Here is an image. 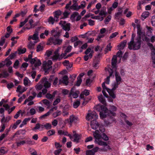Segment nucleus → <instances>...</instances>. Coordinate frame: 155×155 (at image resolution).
<instances>
[{
	"mask_svg": "<svg viewBox=\"0 0 155 155\" xmlns=\"http://www.w3.org/2000/svg\"><path fill=\"white\" fill-rule=\"evenodd\" d=\"M93 135L95 138V142L98 145L105 147L107 146L106 142L101 140L103 139L104 140H108V138L107 136L104 133L101 134L98 130H95L93 132Z\"/></svg>",
	"mask_w": 155,
	"mask_h": 155,
	"instance_id": "1",
	"label": "nucleus"
},
{
	"mask_svg": "<svg viewBox=\"0 0 155 155\" xmlns=\"http://www.w3.org/2000/svg\"><path fill=\"white\" fill-rule=\"evenodd\" d=\"M141 44V40L140 38H137L135 42L132 40L128 44V48L130 50H138L140 48Z\"/></svg>",
	"mask_w": 155,
	"mask_h": 155,
	"instance_id": "2",
	"label": "nucleus"
},
{
	"mask_svg": "<svg viewBox=\"0 0 155 155\" xmlns=\"http://www.w3.org/2000/svg\"><path fill=\"white\" fill-rule=\"evenodd\" d=\"M96 108L98 111H100V115L101 119L106 117L108 115V111L106 107L104 105H97L96 106Z\"/></svg>",
	"mask_w": 155,
	"mask_h": 155,
	"instance_id": "3",
	"label": "nucleus"
},
{
	"mask_svg": "<svg viewBox=\"0 0 155 155\" xmlns=\"http://www.w3.org/2000/svg\"><path fill=\"white\" fill-rule=\"evenodd\" d=\"M47 79L46 78H42L41 80V82L43 84L44 87H45L42 90V93L43 94H45L47 92V88L51 86V84L48 82Z\"/></svg>",
	"mask_w": 155,
	"mask_h": 155,
	"instance_id": "4",
	"label": "nucleus"
},
{
	"mask_svg": "<svg viewBox=\"0 0 155 155\" xmlns=\"http://www.w3.org/2000/svg\"><path fill=\"white\" fill-rule=\"evenodd\" d=\"M52 62L50 60H48V61H44L42 64V68L44 71L47 72L48 70L52 68L51 65Z\"/></svg>",
	"mask_w": 155,
	"mask_h": 155,
	"instance_id": "5",
	"label": "nucleus"
},
{
	"mask_svg": "<svg viewBox=\"0 0 155 155\" xmlns=\"http://www.w3.org/2000/svg\"><path fill=\"white\" fill-rule=\"evenodd\" d=\"M109 72V76L107 77L105 81L102 84V86L103 89H108L105 85V84H109L110 78V77L112 76V74L113 72V71L112 69L110 68L108 70Z\"/></svg>",
	"mask_w": 155,
	"mask_h": 155,
	"instance_id": "6",
	"label": "nucleus"
},
{
	"mask_svg": "<svg viewBox=\"0 0 155 155\" xmlns=\"http://www.w3.org/2000/svg\"><path fill=\"white\" fill-rule=\"evenodd\" d=\"M98 115L96 112L94 111H93L88 113L86 117V118L87 120H89L92 119H93L94 120H96L98 118Z\"/></svg>",
	"mask_w": 155,
	"mask_h": 155,
	"instance_id": "7",
	"label": "nucleus"
},
{
	"mask_svg": "<svg viewBox=\"0 0 155 155\" xmlns=\"http://www.w3.org/2000/svg\"><path fill=\"white\" fill-rule=\"evenodd\" d=\"M66 22L65 21H61L59 24L61 25L62 28L66 31H69L70 29V23H66Z\"/></svg>",
	"mask_w": 155,
	"mask_h": 155,
	"instance_id": "8",
	"label": "nucleus"
},
{
	"mask_svg": "<svg viewBox=\"0 0 155 155\" xmlns=\"http://www.w3.org/2000/svg\"><path fill=\"white\" fill-rule=\"evenodd\" d=\"M79 120L78 118L77 117L75 116L74 115L70 116L69 119L67 120L69 124L71 126L72 125L73 123H76Z\"/></svg>",
	"mask_w": 155,
	"mask_h": 155,
	"instance_id": "9",
	"label": "nucleus"
},
{
	"mask_svg": "<svg viewBox=\"0 0 155 155\" xmlns=\"http://www.w3.org/2000/svg\"><path fill=\"white\" fill-rule=\"evenodd\" d=\"M30 62L32 64H34V66L35 67L39 66L41 64L40 61L36 57L31 59L30 60Z\"/></svg>",
	"mask_w": 155,
	"mask_h": 155,
	"instance_id": "10",
	"label": "nucleus"
},
{
	"mask_svg": "<svg viewBox=\"0 0 155 155\" xmlns=\"http://www.w3.org/2000/svg\"><path fill=\"white\" fill-rule=\"evenodd\" d=\"M61 49V47H58L54 51V54L52 58L53 60H57L58 59L59 60V57L60 55L59 53V52Z\"/></svg>",
	"mask_w": 155,
	"mask_h": 155,
	"instance_id": "11",
	"label": "nucleus"
},
{
	"mask_svg": "<svg viewBox=\"0 0 155 155\" xmlns=\"http://www.w3.org/2000/svg\"><path fill=\"white\" fill-rule=\"evenodd\" d=\"M117 56L116 55L113 56L111 60V65L112 68H115V71H116V64L117 62Z\"/></svg>",
	"mask_w": 155,
	"mask_h": 155,
	"instance_id": "12",
	"label": "nucleus"
},
{
	"mask_svg": "<svg viewBox=\"0 0 155 155\" xmlns=\"http://www.w3.org/2000/svg\"><path fill=\"white\" fill-rule=\"evenodd\" d=\"M110 110L108 111V115L110 116H114L115 115V113L114 112L116 111L117 108L116 107L113 105H110Z\"/></svg>",
	"mask_w": 155,
	"mask_h": 155,
	"instance_id": "13",
	"label": "nucleus"
},
{
	"mask_svg": "<svg viewBox=\"0 0 155 155\" xmlns=\"http://www.w3.org/2000/svg\"><path fill=\"white\" fill-rule=\"evenodd\" d=\"M137 34L139 37L138 38H140V39L142 37L145 36V35L144 32L142 31L140 25H138L137 26Z\"/></svg>",
	"mask_w": 155,
	"mask_h": 155,
	"instance_id": "14",
	"label": "nucleus"
},
{
	"mask_svg": "<svg viewBox=\"0 0 155 155\" xmlns=\"http://www.w3.org/2000/svg\"><path fill=\"white\" fill-rule=\"evenodd\" d=\"M61 32V30H58L57 29H53L51 31V34L55 37H58L60 36V34Z\"/></svg>",
	"mask_w": 155,
	"mask_h": 155,
	"instance_id": "15",
	"label": "nucleus"
},
{
	"mask_svg": "<svg viewBox=\"0 0 155 155\" xmlns=\"http://www.w3.org/2000/svg\"><path fill=\"white\" fill-rule=\"evenodd\" d=\"M91 126L92 129H95L99 127V125L96 120H93L91 122Z\"/></svg>",
	"mask_w": 155,
	"mask_h": 155,
	"instance_id": "16",
	"label": "nucleus"
},
{
	"mask_svg": "<svg viewBox=\"0 0 155 155\" xmlns=\"http://www.w3.org/2000/svg\"><path fill=\"white\" fill-rule=\"evenodd\" d=\"M79 94V91H76L74 92L73 89L72 88L71 89V92L69 93V96H71V95L74 98H77L78 97V95Z\"/></svg>",
	"mask_w": 155,
	"mask_h": 155,
	"instance_id": "17",
	"label": "nucleus"
},
{
	"mask_svg": "<svg viewBox=\"0 0 155 155\" xmlns=\"http://www.w3.org/2000/svg\"><path fill=\"white\" fill-rule=\"evenodd\" d=\"M90 91L86 89L85 90L81 93L80 97L81 99L84 98V95L85 96H88L89 95Z\"/></svg>",
	"mask_w": 155,
	"mask_h": 155,
	"instance_id": "18",
	"label": "nucleus"
},
{
	"mask_svg": "<svg viewBox=\"0 0 155 155\" xmlns=\"http://www.w3.org/2000/svg\"><path fill=\"white\" fill-rule=\"evenodd\" d=\"M43 125L37 123L36 124L35 127L32 128V130L34 131H35L36 130H43Z\"/></svg>",
	"mask_w": 155,
	"mask_h": 155,
	"instance_id": "19",
	"label": "nucleus"
},
{
	"mask_svg": "<svg viewBox=\"0 0 155 155\" xmlns=\"http://www.w3.org/2000/svg\"><path fill=\"white\" fill-rule=\"evenodd\" d=\"M38 32L36 31L33 36L31 35L29 37L28 40H30V39H32L33 40H35L38 39Z\"/></svg>",
	"mask_w": 155,
	"mask_h": 155,
	"instance_id": "20",
	"label": "nucleus"
},
{
	"mask_svg": "<svg viewBox=\"0 0 155 155\" xmlns=\"http://www.w3.org/2000/svg\"><path fill=\"white\" fill-rule=\"evenodd\" d=\"M115 71V77L116 79V81L117 84H120V82L121 81V78L120 76L119 75V73L117 72L116 71Z\"/></svg>",
	"mask_w": 155,
	"mask_h": 155,
	"instance_id": "21",
	"label": "nucleus"
},
{
	"mask_svg": "<svg viewBox=\"0 0 155 155\" xmlns=\"http://www.w3.org/2000/svg\"><path fill=\"white\" fill-rule=\"evenodd\" d=\"M62 14L60 10H58L55 11L54 12V17L56 18V20H58L59 16L61 15Z\"/></svg>",
	"mask_w": 155,
	"mask_h": 155,
	"instance_id": "22",
	"label": "nucleus"
},
{
	"mask_svg": "<svg viewBox=\"0 0 155 155\" xmlns=\"http://www.w3.org/2000/svg\"><path fill=\"white\" fill-rule=\"evenodd\" d=\"M80 6L78 5V4H73L70 7V9L73 10L78 11L80 9Z\"/></svg>",
	"mask_w": 155,
	"mask_h": 155,
	"instance_id": "23",
	"label": "nucleus"
},
{
	"mask_svg": "<svg viewBox=\"0 0 155 155\" xmlns=\"http://www.w3.org/2000/svg\"><path fill=\"white\" fill-rule=\"evenodd\" d=\"M54 17V18L52 16H50L48 19V22L49 24L53 25L55 21L57 22L58 21Z\"/></svg>",
	"mask_w": 155,
	"mask_h": 155,
	"instance_id": "24",
	"label": "nucleus"
},
{
	"mask_svg": "<svg viewBox=\"0 0 155 155\" xmlns=\"http://www.w3.org/2000/svg\"><path fill=\"white\" fill-rule=\"evenodd\" d=\"M68 77L65 75L62 78V82L66 85H67L68 83Z\"/></svg>",
	"mask_w": 155,
	"mask_h": 155,
	"instance_id": "25",
	"label": "nucleus"
},
{
	"mask_svg": "<svg viewBox=\"0 0 155 155\" xmlns=\"http://www.w3.org/2000/svg\"><path fill=\"white\" fill-rule=\"evenodd\" d=\"M94 52V51L93 50H92L91 51V52L90 53L89 55H87L86 54V55H85L84 56V60H85V61H87L88 60L89 58H91L93 56Z\"/></svg>",
	"mask_w": 155,
	"mask_h": 155,
	"instance_id": "26",
	"label": "nucleus"
},
{
	"mask_svg": "<svg viewBox=\"0 0 155 155\" xmlns=\"http://www.w3.org/2000/svg\"><path fill=\"white\" fill-rule=\"evenodd\" d=\"M25 91V90L24 87H22L20 85H19L17 87L16 91L20 94H21Z\"/></svg>",
	"mask_w": 155,
	"mask_h": 155,
	"instance_id": "27",
	"label": "nucleus"
},
{
	"mask_svg": "<svg viewBox=\"0 0 155 155\" xmlns=\"http://www.w3.org/2000/svg\"><path fill=\"white\" fill-rule=\"evenodd\" d=\"M126 43L127 41L126 40H124L122 42L120 45H118V47L119 48V49H123L125 46Z\"/></svg>",
	"mask_w": 155,
	"mask_h": 155,
	"instance_id": "28",
	"label": "nucleus"
},
{
	"mask_svg": "<svg viewBox=\"0 0 155 155\" xmlns=\"http://www.w3.org/2000/svg\"><path fill=\"white\" fill-rule=\"evenodd\" d=\"M107 92L109 93L110 96H111L112 98H115L116 97V96L115 94L113 92V91H114L112 90H110L109 89H107L106 90Z\"/></svg>",
	"mask_w": 155,
	"mask_h": 155,
	"instance_id": "29",
	"label": "nucleus"
},
{
	"mask_svg": "<svg viewBox=\"0 0 155 155\" xmlns=\"http://www.w3.org/2000/svg\"><path fill=\"white\" fill-rule=\"evenodd\" d=\"M99 63V61L97 59H95L93 63V66L94 68L97 69L98 67V65Z\"/></svg>",
	"mask_w": 155,
	"mask_h": 155,
	"instance_id": "30",
	"label": "nucleus"
},
{
	"mask_svg": "<svg viewBox=\"0 0 155 155\" xmlns=\"http://www.w3.org/2000/svg\"><path fill=\"white\" fill-rule=\"evenodd\" d=\"M30 83V81L27 77H25L24 79V84L25 86H28Z\"/></svg>",
	"mask_w": 155,
	"mask_h": 155,
	"instance_id": "31",
	"label": "nucleus"
},
{
	"mask_svg": "<svg viewBox=\"0 0 155 155\" xmlns=\"http://www.w3.org/2000/svg\"><path fill=\"white\" fill-rule=\"evenodd\" d=\"M43 47L42 44L40 43L37 46L36 51L37 52H39L43 50Z\"/></svg>",
	"mask_w": 155,
	"mask_h": 155,
	"instance_id": "32",
	"label": "nucleus"
},
{
	"mask_svg": "<svg viewBox=\"0 0 155 155\" xmlns=\"http://www.w3.org/2000/svg\"><path fill=\"white\" fill-rule=\"evenodd\" d=\"M98 99L100 101L102 104H104L106 103L105 100L103 97L102 94L100 95L98 97Z\"/></svg>",
	"mask_w": 155,
	"mask_h": 155,
	"instance_id": "33",
	"label": "nucleus"
},
{
	"mask_svg": "<svg viewBox=\"0 0 155 155\" xmlns=\"http://www.w3.org/2000/svg\"><path fill=\"white\" fill-rule=\"evenodd\" d=\"M62 39H55L54 40L53 42L54 45H60L62 43Z\"/></svg>",
	"mask_w": 155,
	"mask_h": 155,
	"instance_id": "34",
	"label": "nucleus"
},
{
	"mask_svg": "<svg viewBox=\"0 0 155 155\" xmlns=\"http://www.w3.org/2000/svg\"><path fill=\"white\" fill-rule=\"evenodd\" d=\"M30 16V15L27 18L25 19L24 21L21 22L20 25V28L22 26H23L25 24V23L27 22H28Z\"/></svg>",
	"mask_w": 155,
	"mask_h": 155,
	"instance_id": "35",
	"label": "nucleus"
},
{
	"mask_svg": "<svg viewBox=\"0 0 155 155\" xmlns=\"http://www.w3.org/2000/svg\"><path fill=\"white\" fill-rule=\"evenodd\" d=\"M43 129L44 127H45L47 130L51 129L52 127L51 124L49 123H47L44 125H43Z\"/></svg>",
	"mask_w": 155,
	"mask_h": 155,
	"instance_id": "36",
	"label": "nucleus"
},
{
	"mask_svg": "<svg viewBox=\"0 0 155 155\" xmlns=\"http://www.w3.org/2000/svg\"><path fill=\"white\" fill-rule=\"evenodd\" d=\"M39 84L36 86V88L37 90H41L44 87L43 84L41 82V81L39 83Z\"/></svg>",
	"mask_w": 155,
	"mask_h": 155,
	"instance_id": "37",
	"label": "nucleus"
},
{
	"mask_svg": "<svg viewBox=\"0 0 155 155\" xmlns=\"http://www.w3.org/2000/svg\"><path fill=\"white\" fill-rule=\"evenodd\" d=\"M151 55L152 62L154 64H155V51H152Z\"/></svg>",
	"mask_w": 155,
	"mask_h": 155,
	"instance_id": "38",
	"label": "nucleus"
},
{
	"mask_svg": "<svg viewBox=\"0 0 155 155\" xmlns=\"http://www.w3.org/2000/svg\"><path fill=\"white\" fill-rule=\"evenodd\" d=\"M34 21H33V20L32 19H31L29 21V23L30 24V25H31V26L30 27H25V28L27 29H30L34 27V26L33 25V23Z\"/></svg>",
	"mask_w": 155,
	"mask_h": 155,
	"instance_id": "39",
	"label": "nucleus"
},
{
	"mask_svg": "<svg viewBox=\"0 0 155 155\" xmlns=\"http://www.w3.org/2000/svg\"><path fill=\"white\" fill-rule=\"evenodd\" d=\"M91 18L94 19L98 20H99L100 21H101L103 20L104 17L101 16H100L99 15H98L92 17Z\"/></svg>",
	"mask_w": 155,
	"mask_h": 155,
	"instance_id": "40",
	"label": "nucleus"
},
{
	"mask_svg": "<svg viewBox=\"0 0 155 155\" xmlns=\"http://www.w3.org/2000/svg\"><path fill=\"white\" fill-rule=\"evenodd\" d=\"M2 74V78H6L9 75V74L6 71H3L1 73Z\"/></svg>",
	"mask_w": 155,
	"mask_h": 155,
	"instance_id": "41",
	"label": "nucleus"
},
{
	"mask_svg": "<svg viewBox=\"0 0 155 155\" xmlns=\"http://www.w3.org/2000/svg\"><path fill=\"white\" fill-rule=\"evenodd\" d=\"M26 51V49L25 48H24L23 49L20 48H18V54H19L24 53Z\"/></svg>",
	"mask_w": 155,
	"mask_h": 155,
	"instance_id": "42",
	"label": "nucleus"
},
{
	"mask_svg": "<svg viewBox=\"0 0 155 155\" xmlns=\"http://www.w3.org/2000/svg\"><path fill=\"white\" fill-rule=\"evenodd\" d=\"M146 28L147 30V35L148 36H150L152 34V29L150 27H149L147 26H146Z\"/></svg>",
	"mask_w": 155,
	"mask_h": 155,
	"instance_id": "43",
	"label": "nucleus"
},
{
	"mask_svg": "<svg viewBox=\"0 0 155 155\" xmlns=\"http://www.w3.org/2000/svg\"><path fill=\"white\" fill-rule=\"evenodd\" d=\"M67 53H66V52L65 51V53H64L61 54L59 57V60H61L62 58H64V59H66L68 58L67 55H66Z\"/></svg>",
	"mask_w": 155,
	"mask_h": 155,
	"instance_id": "44",
	"label": "nucleus"
},
{
	"mask_svg": "<svg viewBox=\"0 0 155 155\" xmlns=\"http://www.w3.org/2000/svg\"><path fill=\"white\" fill-rule=\"evenodd\" d=\"M149 15V13L148 12H143L141 15L142 17L144 18V19H145Z\"/></svg>",
	"mask_w": 155,
	"mask_h": 155,
	"instance_id": "45",
	"label": "nucleus"
},
{
	"mask_svg": "<svg viewBox=\"0 0 155 155\" xmlns=\"http://www.w3.org/2000/svg\"><path fill=\"white\" fill-rule=\"evenodd\" d=\"M74 141L77 142H78V140L80 138V136L78 134H74Z\"/></svg>",
	"mask_w": 155,
	"mask_h": 155,
	"instance_id": "46",
	"label": "nucleus"
},
{
	"mask_svg": "<svg viewBox=\"0 0 155 155\" xmlns=\"http://www.w3.org/2000/svg\"><path fill=\"white\" fill-rule=\"evenodd\" d=\"M80 102L79 101H74L73 103V107H74L76 108H77L80 105Z\"/></svg>",
	"mask_w": 155,
	"mask_h": 155,
	"instance_id": "47",
	"label": "nucleus"
},
{
	"mask_svg": "<svg viewBox=\"0 0 155 155\" xmlns=\"http://www.w3.org/2000/svg\"><path fill=\"white\" fill-rule=\"evenodd\" d=\"M112 47L111 46V43H109L105 49V52L106 53L108 51H110Z\"/></svg>",
	"mask_w": 155,
	"mask_h": 155,
	"instance_id": "48",
	"label": "nucleus"
},
{
	"mask_svg": "<svg viewBox=\"0 0 155 155\" xmlns=\"http://www.w3.org/2000/svg\"><path fill=\"white\" fill-rule=\"evenodd\" d=\"M58 133L59 135H68V132L64 131L61 130H59L58 131Z\"/></svg>",
	"mask_w": 155,
	"mask_h": 155,
	"instance_id": "49",
	"label": "nucleus"
},
{
	"mask_svg": "<svg viewBox=\"0 0 155 155\" xmlns=\"http://www.w3.org/2000/svg\"><path fill=\"white\" fill-rule=\"evenodd\" d=\"M99 129L100 132L102 134L105 131V128L104 127V126L102 125H99Z\"/></svg>",
	"mask_w": 155,
	"mask_h": 155,
	"instance_id": "50",
	"label": "nucleus"
},
{
	"mask_svg": "<svg viewBox=\"0 0 155 155\" xmlns=\"http://www.w3.org/2000/svg\"><path fill=\"white\" fill-rule=\"evenodd\" d=\"M61 112L60 111H57L56 112L54 113L53 114V116L55 118L57 116L61 115Z\"/></svg>",
	"mask_w": 155,
	"mask_h": 155,
	"instance_id": "51",
	"label": "nucleus"
},
{
	"mask_svg": "<svg viewBox=\"0 0 155 155\" xmlns=\"http://www.w3.org/2000/svg\"><path fill=\"white\" fill-rule=\"evenodd\" d=\"M17 52L15 51V53H12L8 56V58L11 59H12L14 58L15 57L16 55V54L17 53Z\"/></svg>",
	"mask_w": 155,
	"mask_h": 155,
	"instance_id": "52",
	"label": "nucleus"
},
{
	"mask_svg": "<svg viewBox=\"0 0 155 155\" xmlns=\"http://www.w3.org/2000/svg\"><path fill=\"white\" fill-rule=\"evenodd\" d=\"M55 133V131L54 130H49L47 132V134L48 136H51L54 135Z\"/></svg>",
	"mask_w": 155,
	"mask_h": 155,
	"instance_id": "53",
	"label": "nucleus"
},
{
	"mask_svg": "<svg viewBox=\"0 0 155 155\" xmlns=\"http://www.w3.org/2000/svg\"><path fill=\"white\" fill-rule=\"evenodd\" d=\"M106 10L105 9L101 10L99 12V15L101 16H105L106 15Z\"/></svg>",
	"mask_w": 155,
	"mask_h": 155,
	"instance_id": "54",
	"label": "nucleus"
},
{
	"mask_svg": "<svg viewBox=\"0 0 155 155\" xmlns=\"http://www.w3.org/2000/svg\"><path fill=\"white\" fill-rule=\"evenodd\" d=\"M26 143V141L25 140H22L19 142L16 143L17 146L18 147H19L21 145H23Z\"/></svg>",
	"mask_w": 155,
	"mask_h": 155,
	"instance_id": "55",
	"label": "nucleus"
},
{
	"mask_svg": "<svg viewBox=\"0 0 155 155\" xmlns=\"http://www.w3.org/2000/svg\"><path fill=\"white\" fill-rule=\"evenodd\" d=\"M111 16L110 15L108 16L105 19L104 21V23L106 24H108V22L110 20Z\"/></svg>",
	"mask_w": 155,
	"mask_h": 155,
	"instance_id": "56",
	"label": "nucleus"
},
{
	"mask_svg": "<svg viewBox=\"0 0 155 155\" xmlns=\"http://www.w3.org/2000/svg\"><path fill=\"white\" fill-rule=\"evenodd\" d=\"M122 53L121 51L120 50H119L117 53V56L120 58V61L121 58L122 57ZM120 61H119V62H120Z\"/></svg>",
	"mask_w": 155,
	"mask_h": 155,
	"instance_id": "57",
	"label": "nucleus"
},
{
	"mask_svg": "<svg viewBox=\"0 0 155 155\" xmlns=\"http://www.w3.org/2000/svg\"><path fill=\"white\" fill-rule=\"evenodd\" d=\"M78 13L77 12H74L71 15V19H74L78 15Z\"/></svg>",
	"mask_w": 155,
	"mask_h": 155,
	"instance_id": "58",
	"label": "nucleus"
},
{
	"mask_svg": "<svg viewBox=\"0 0 155 155\" xmlns=\"http://www.w3.org/2000/svg\"><path fill=\"white\" fill-rule=\"evenodd\" d=\"M5 61H7L5 65L7 66H9L12 64L11 61L9 60V59L8 58H6Z\"/></svg>",
	"mask_w": 155,
	"mask_h": 155,
	"instance_id": "59",
	"label": "nucleus"
},
{
	"mask_svg": "<svg viewBox=\"0 0 155 155\" xmlns=\"http://www.w3.org/2000/svg\"><path fill=\"white\" fill-rule=\"evenodd\" d=\"M86 2L85 1L81 2V5H79L80 6V9L81 8H84L85 7Z\"/></svg>",
	"mask_w": 155,
	"mask_h": 155,
	"instance_id": "60",
	"label": "nucleus"
},
{
	"mask_svg": "<svg viewBox=\"0 0 155 155\" xmlns=\"http://www.w3.org/2000/svg\"><path fill=\"white\" fill-rule=\"evenodd\" d=\"M82 80L81 79H79V78H77V81L76 85L78 86H79L82 82Z\"/></svg>",
	"mask_w": 155,
	"mask_h": 155,
	"instance_id": "61",
	"label": "nucleus"
},
{
	"mask_svg": "<svg viewBox=\"0 0 155 155\" xmlns=\"http://www.w3.org/2000/svg\"><path fill=\"white\" fill-rule=\"evenodd\" d=\"M118 32H115L114 33H112L110 36V38L111 39L115 37L117 35H118Z\"/></svg>",
	"mask_w": 155,
	"mask_h": 155,
	"instance_id": "62",
	"label": "nucleus"
},
{
	"mask_svg": "<svg viewBox=\"0 0 155 155\" xmlns=\"http://www.w3.org/2000/svg\"><path fill=\"white\" fill-rule=\"evenodd\" d=\"M151 22L153 26L155 25V16H152L151 20Z\"/></svg>",
	"mask_w": 155,
	"mask_h": 155,
	"instance_id": "63",
	"label": "nucleus"
},
{
	"mask_svg": "<svg viewBox=\"0 0 155 155\" xmlns=\"http://www.w3.org/2000/svg\"><path fill=\"white\" fill-rule=\"evenodd\" d=\"M86 155H94V154L93 153L91 150H87L86 152Z\"/></svg>",
	"mask_w": 155,
	"mask_h": 155,
	"instance_id": "64",
	"label": "nucleus"
}]
</instances>
